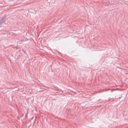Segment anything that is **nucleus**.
<instances>
[{
	"mask_svg": "<svg viewBox=\"0 0 128 128\" xmlns=\"http://www.w3.org/2000/svg\"><path fill=\"white\" fill-rule=\"evenodd\" d=\"M6 20V16H4L0 20V25H2L3 23H4L5 21Z\"/></svg>",
	"mask_w": 128,
	"mask_h": 128,
	"instance_id": "f257e3e1",
	"label": "nucleus"
},
{
	"mask_svg": "<svg viewBox=\"0 0 128 128\" xmlns=\"http://www.w3.org/2000/svg\"><path fill=\"white\" fill-rule=\"evenodd\" d=\"M120 90L118 88H116L114 89H113L112 90V91H114L116 90Z\"/></svg>",
	"mask_w": 128,
	"mask_h": 128,
	"instance_id": "f03ea898",
	"label": "nucleus"
}]
</instances>
